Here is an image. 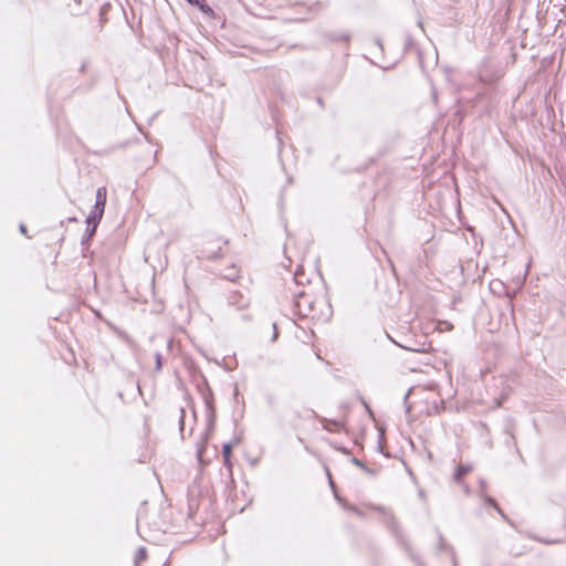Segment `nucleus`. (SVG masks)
<instances>
[{"label":"nucleus","instance_id":"f257e3e1","mask_svg":"<svg viewBox=\"0 0 566 566\" xmlns=\"http://www.w3.org/2000/svg\"><path fill=\"white\" fill-rule=\"evenodd\" d=\"M102 217H103V212L97 211L95 209L87 216L86 222H87L88 227L92 226V228L88 229L90 235H92L95 232L97 224L99 223Z\"/></svg>","mask_w":566,"mask_h":566},{"label":"nucleus","instance_id":"f03ea898","mask_svg":"<svg viewBox=\"0 0 566 566\" xmlns=\"http://www.w3.org/2000/svg\"><path fill=\"white\" fill-rule=\"evenodd\" d=\"M105 205H106V188L99 187L96 190V200H95L94 209L104 213Z\"/></svg>","mask_w":566,"mask_h":566},{"label":"nucleus","instance_id":"7ed1b4c3","mask_svg":"<svg viewBox=\"0 0 566 566\" xmlns=\"http://www.w3.org/2000/svg\"><path fill=\"white\" fill-rule=\"evenodd\" d=\"M473 470L472 465H459L453 474V480L460 482L462 476Z\"/></svg>","mask_w":566,"mask_h":566},{"label":"nucleus","instance_id":"20e7f679","mask_svg":"<svg viewBox=\"0 0 566 566\" xmlns=\"http://www.w3.org/2000/svg\"><path fill=\"white\" fill-rule=\"evenodd\" d=\"M190 4L197 6L203 13L212 14V9L205 3V0H187Z\"/></svg>","mask_w":566,"mask_h":566},{"label":"nucleus","instance_id":"39448f33","mask_svg":"<svg viewBox=\"0 0 566 566\" xmlns=\"http://www.w3.org/2000/svg\"><path fill=\"white\" fill-rule=\"evenodd\" d=\"M232 447L230 443H227L222 448V455L224 458V464L230 467V454H231Z\"/></svg>","mask_w":566,"mask_h":566},{"label":"nucleus","instance_id":"423d86ee","mask_svg":"<svg viewBox=\"0 0 566 566\" xmlns=\"http://www.w3.org/2000/svg\"><path fill=\"white\" fill-rule=\"evenodd\" d=\"M146 558V549L144 547H140L136 552L135 556V566H139L140 562Z\"/></svg>","mask_w":566,"mask_h":566},{"label":"nucleus","instance_id":"0eeeda50","mask_svg":"<svg viewBox=\"0 0 566 566\" xmlns=\"http://www.w3.org/2000/svg\"><path fill=\"white\" fill-rule=\"evenodd\" d=\"M353 463H354L355 465H357V467L361 468V469H363V470H365L366 472H370V471L365 467V464H364L360 460H358V459L354 458V459H353Z\"/></svg>","mask_w":566,"mask_h":566},{"label":"nucleus","instance_id":"6e6552de","mask_svg":"<svg viewBox=\"0 0 566 566\" xmlns=\"http://www.w3.org/2000/svg\"><path fill=\"white\" fill-rule=\"evenodd\" d=\"M156 369L157 370L161 369V355L158 353L156 354Z\"/></svg>","mask_w":566,"mask_h":566},{"label":"nucleus","instance_id":"1a4fd4ad","mask_svg":"<svg viewBox=\"0 0 566 566\" xmlns=\"http://www.w3.org/2000/svg\"><path fill=\"white\" fill-rule=\"evenodd\" d=\"M486 501L491 503L499 512H501L500 507L496 505L493 499L489 497Z\"/></svg>","mask_w":566,"mask_h":566},{"label":"nucleus","instance_id":"9d476101","mask_svg":"<svg viewBox=\"0 0 566 566\" xmlns=\"http://www.w3.org/2000/svg\"><path fill=\"white\" fill-rule=\"evenodd\" d=\"M20 231H21L22 233H24V234L27 233V228H25V226H24V224H21V226H20Z\"/></svg>","mask_w":566,"mask_h":566},{"label":"nucleus","instance_id":"9b49d317","mask_svg":"<svg viewBox=\"0 0 566 566\" xmlns=\"http://www.w3.org/2000/svg\"><path fill=\"white\" fill-rule=\"evenodd\" d=\"M181 417H180V424L184 426V409L180 410Z\"/></svg>","mask_w":566,"mask_h":566},{"label":"nucleus","instance_id":"f8f14e48","mask_svg":"<svg viewBox=\"0 0 566 566\" xmlns=\"http://www.w3.org/2000/svg\"><path fill=\"white\" fill-rule=\"evenodd\" d=\"M328 478H331V475L328 474ZM329 484L332 488H334V482L332 481V479H329Z\"/></svg>","mask_w":566,"mask_h":566}]
</instances>
